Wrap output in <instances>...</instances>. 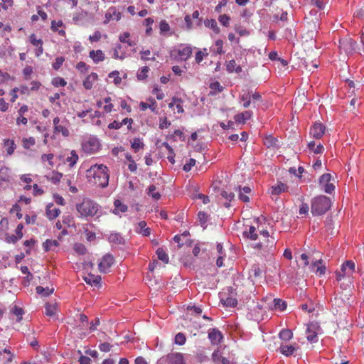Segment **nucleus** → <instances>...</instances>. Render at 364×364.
I'll list each match as a JSON object with an SVG mask.
<instances>
[{
  "mask_svg": "<svg viewBox=\"0 0 364 364\" xmlns=\"http://www.w3.org/2000/svg\"><path fill=\"white\" fill-rule=\"evenodd\" d=\"M86 178L90 184L105 188L109 183L108 168L104 164H95L87 170Z\"/></svg>",
  "mask_w": 364,
  "mask_h": 364,
  "instance_id": "nucleus-1",
  "label": "nucleus"
},
{
  "mask_svg": "<svg viewBox=\"0 0 364 364\" xmlns=\"http://www.w3.org/2000/svg\"><path fill=\"white\" fill-rule=\"evenodd\" d=\"M259 242L255 245V247L261 250V254L264 256L274 255L276 252V240L270 237L267 230H259Z\"/></svg>",
  "mask_w": 364,
  "mask_h": 364,
  "instance_id": "nucleus-2",
  "label": "nucleus"
},
{
  "mask_svg": "<svg viewBox=\"0 0 364 364\" xmlns=\"http://www.w3.org/2000/svg\"><path fill=\"white\" fill-rule=\"evenodd\" d=\"M100 205L94 200L85 198L82 201L76 205V209L81 217H94L99 211Z\"/></svg>",
  "mask_w": 364,
  "mask_h": 364,
  "instance_id": "nucleus-3",
  "label": "nucleus"
},
{
  "mask_svg": "<svg viewBox=\"0 0 364 364\" xmlns=\"http://www.w3.org/2000/svg\"><path fill=\"white\" fill-rule=\"evenodd\" d=\"M331 201L325 196H318L311 200V210L313 215H322L331 208Z\"/></svg>",
  "mask_w": 364,
  "mask_h": 364,
  "instance_id": "nucleus-4",
  "label": "nucleus"
},
{
  "mask_svg": "<svg viewBox=\"0 0 364 364\" xmlns=\"http://www.w3.org/2000/svg\"><path fill=\"white\" fill-rule=\"evenodd\" d=\"M100 148V141L95 137L89 138L82 144V149L87 154H94Z\"/></svg>",
  "mask_w": 364,
  "mask_h": 364,
  "instance_id": "nucleus-5",
  "label": "nucleus"
},
{
  "mask_svg": "<svg viewBox=\"0 0 364 364\" xmlns=\"http://www.w3.org/2000/svg\"><path fill=\"white\" fill-rule=\"evenodd\" d=\"M331 180V176L330 173H324L319 178V186L328 194L332 193L335 189L334 185L330 183Z\"/></svg>",
  "mask_w": 364,
  "mask_h": 364,
  "instance_id": "nucleus-6",
  "label": "nucleus"
},
{
  "mask_svg": "<svg viewBox=\"0 0 364 364\" xmlns=\"http://www.w3.org/2000/svg\"><path fill=\"white\" fill-rule=\"evenodd\" d=\"M28 112V107L26 105H23L17 111V117L16 118V124L17 126L24 125L28 124V119L26 114Z\"/></svg>",
  "mask_w": 364,
  "mask_h": 364,
  "instance_id": "nucleus-7",
  "label": "nucleus"
},
{
  "mask_svg": "<svg viewBox=\"0 0 364 364\" xmlns=\"http://www.w3.org/2000/svg\"><path fill=\"white\" fill-rule=\"evenodd\" d=\"M114 263V257L109 254L105 255L98 264L99 271L102 273H106Z\"/></svg>",
  "mask_w": 364,
  "mask_h": 364,
  "instance_id": "nucleus-8",
  "label": "nucleus"
},
{
  "mask_svg": "<svg viewBox=\"0 0 364 364\" xmlns=\"http://www.w3.org/2000/svg\"><path fill=\"white\" fill-rule=\"evenodd\" d=\"M326 127L320 122H315L310 129V135L314 139H321L324 134Z\"/></svg>",
  "mask_w": 364,
  "mask_h": 364,
  "instance_id": "nucleus-9",
  "label": "nucleus"
},
{
  "mask_svg": "<svg viewBox=\"0 0 364 364\" xmlns=\"http://www.w3.org/2000/svg\"><path fill=\"white\" fill-rule=\"evenodd\" d=\"M31 87H29L26 85H20L21 95H30L32 91H38L41 87V82L37 80H33L31 82Z\"/></svg>",
  "mask_w": 364,
  "mask_h": 364,
  "instance_id": "nucleus-10",
  "label": "nucleus"
},
{
  "mask_svg": "<svg viewBox=\"0 0 364 364\" xmlns=\"http://www.w3.org/2000/svg\"><path fill=\"white\" fill-rule=\"evenodd\" d=\"M176 52L181 60L186 61L192 55L193 50L190 46H181Z\"/></svg>",
  "mask_w": 364,
  "mask_h": 364,
  "instance_id": "nucleus-11",
  "label": "nucleus"
},
{
  "mask_svg": "<svg viewBox=\"0 0 364 364\" xmlns=\"http://www.w3.org/2000/svg\"><path fill=\"white\" fill-rule=\"evenodd\" d=\"M321 259L312 262L310 266L311 271L315 272L318 276H323L326 273V267L322 264Z\"/></svg>",
  "mask_w": 364,
  "mask_h": 364,
  "instance_id": "nucleus-12",
  "label": "nucleus"
},
{
  "mask_svg": "<svg viewBox=\"0 0 364 364\" xmlns=\"http://www.w3.org/2000/svg\"><path fill=\"white\" fill-rule=\"evenodd\" d=\"M258 229L262 230L263 228H260L259 225H257V228L254 225H251L249 227L248 230L244 231L243 235L245 237L251 240H256L259 238V232Z\"/></svg>",
  "mask_w": 364,
  "mask_h": 364,
  "instance_id": "nucleus-13",
  "label": "nucleus"
},
{
  "mask_svg": "<svg viewBox=\"0 0 364 364\" xmlns=\"http://www.w3.org/2000/svg\"><path fill=\"white\" fill-rule=\"evenodd\" d=\"M208 338L210 340L212 344L218 345L223 339V335L219 330L211 328L208 331Z\"/></svg>",
  "mask_w": 364,
  "mask_h": 364,
  "instance_id": "nucleus-14",
  "label": "nucleus"
},
{
  "mask_svg": "<svg viewBox=\"0 0 364 364\" xmlns=\"http://www.w3.org/2000/svg\"><path fill=\"white\" fill-rule=\"evenodd\" d=\"M355 43L350 38L339 40V48L346 53L351 52L353 50Z\"/></svg>",
  "mask_w": 364,
  "mask_h": 364,
  "instance_id": "nucleus-15",
  "label": "nucleus"
},
{
  "mask_svg": "<svg viewBox=\"0 0 364 364\" xmlns=\"http://www.w3.org/2000/svg\"><path fill=\"white\" fill-rule=\"evenodd\" d=\"M166 359L169 364H184L183 355L181 353H170Z\"/></svg>",
  "mask_w": 364,
  "mask_h": 364,
  "instance_id": "nucleus-16",
  "label": "nucleus"
},
{
  "mask_svg": "<svg viewBox=\"0 0 364 364\" xmlns=\"http://www.w3.org/2000/svg\"><path fill=\"white\" fill-rule=\"evenodd\" d=\"M89 57L92 59L95 63L102 62L105 59V55L101 50H92L89 53Z\"/></svg>",
  "mask_w": 364,
  "mask_h": 364,
  "instance_id": "nucleus-17",
  "label": "nucleus"
},
{
  "mask_svg": "<svg viewBox=\"0 0 364 364\" xmlns=\"http://www.w3.org/2000/svg\"><path fill=\"white\" fill-rule=\"evenodd\" d=\"M98 79V75L95 73H91L83 80V86L86 90H90L92 87L93 82Z\"/></svg>",
  "mask_w": 364,
  "mask_h": 364,
  "instance_id": "nucleus-18",
  "label": "nucleus"
},
{
  "mask_svg": "<svg viewBox=\"0 0 364 364\" xmlns=\"http://www.w3.org/2000/svg\"><path fill=\"white\" fill-rule=\"evenodd\" d=\"M149 101L150 102V104L141 102L139 104V107L141 111H145L148 108H149L151 112H156L157 110V105L154 98H149Z\"/></svg>",
  "mask_w": 364,
  "mask_h": 364,
  "instance_id": "nucleus-19",
  "label": "nucleus"
},
{
  "mask_svg": "<svg viewBox=\"0 0 364 364\" xmlns=\"http://www.w3.org/2000/svg\"><path fill=\"white\" fill-rule=\"evenodd\" d=\"M60 213V210L53 207V204H49L46 207V215L49 220L56 218Z\"/></svg>",
  "mask_w": 364,
  "mask_h": 364,
  "instance_id": "nucleus-20",
  "label": "nucleus"
},
{
  "mask_svg": "<svg viewBox=\"0 0 364 364\" xmlns=\"http://www.w3.org/2000/svg\"><path fill=\"white\" fill-rule=\"evenodd\" d=\"M287 190V186L282 182H278L276 185L270 188V193L272 195H279L285 192Z\"/></svg>",
  "mask_w": 364,
  "mask_h": 364,
  "instance_id": "nucleus-21",
  "label": "nucleus"
},
{
  "mask_svg": "<svg viewBox=\"0 0 364 364\" xmlns=\"http://www.w3.org/2000/svg\"><path fill=\"white\" fill-rule=\"evenodd\" d=\"M355 263L351 260H348L341 265V270L343 272H347L348 276H350L355 272Z\"/></svg>",
  "mask_w": 364,
  "mask_h": 364,
  "instance_id": "nucleus-22",
  "label": "nucleus"
},
{
  "mask_svg": "<svg viewBox=\"0 0 364 364\" xmlns=\"http://www.w3.org/2000/svg\"><path fill=\"white\" fill-rule=\"evenodd\" d=\"M85 282L91 286H98L101 281V277L99 275H94L89 274L87 276L84 277Z\"/></svg>",
  "mask_w": 364,
  "mask_h": 364,
  "instance_id": "nucleus-23",
  "label": "nucleus"
},
{
  "mask_svg": "<svg viewBox=\"0 0 364 364\" xmlns=\"http://www.w3.org/2000/svg\"><path fill=\"white\" fill-rule=\"evenodd\" d=\"M110 10L111 9H109V11H107L105 14V21H104L105 24H107L108 23H109V21L112 20V18H114V17L115 20L117 21L122 18V14L120 12L117 11L114 9L113 12L111 13Z\"/></svg>",
  "mask_w": 364,
  "mask_h": 364,
  "instance_id": "nucleus-24",
  "label": "nucleus"
},
{
  "mask_svg": "<svg viewBox=\"0 0 364 364\" xmlns=\"http://www.w3.org/2000/svg\"><path fill=\"white\" fill-rule=\"evenodd\" d=\"M114 208L112 212L115 215H119L121 213H125L128 209L127 205L122 203L121 200L118 199L114 200Z\"/></svg>",
  "mask_w": 364,
  "mask_h": 364,
  "instance_id": "nucleus-25",
  "label": "nucleus"
},
{
  "mask_svg": "<svg viewBox=\"0 0 364 364\" xmlns=\"http://www.w3.org/2000/svg\"><path fill=\"white\" fill-rule=\"evenodd\" d=\"M252 117V112L245 111L235 116V120L238 124H245Z\"/></svg>",
  "mask_w": 364,
  "mask_h": 364,
  "instance_id": "nucleus-26",
  "label": "nucleus"
},
{
  "mask_svg": "<svg viewBox=\"0 0 364 364\" xmlns=\"http://www.w3.org/2000/svg\"><path fill=\"white\" fill-rule=\"evenodd\" d=\"M78 155L75 150H72L70 152V156H68L65 159V162L68 164L70 167H73L78 161Z\"/></svg>",
  "mask_w": 364,
  "mask_h": 364,
  "instance_id": "nucleus-27",
  "label": "nucleus"
},
{
  "mask_svg": "<svg viewBox=\"0 0 364 364\" xmlns=\"http://www.w3.org/2000/svg\"><path fill=\"white\" fill-rule=\"evenodd\" d=\"M4 146L6 149V153L8 155H12L16 148V145L14 139H4Z\"/></svg>",
  "mask_w": 364,
  "mask_h": 364,
  "instance_id": "nucleus-28",
  "label": "nucleus"
},
{
  "mask_svg": "<svg viewBox=\"0 0 364 364\" xmlns=\"http://www.w3.org/2000/svg\"><path fill=\"white\" fill-rule=\"evenodd\" d=\"M220 302L223 304V306L227 307H235L237 304V301L235 298L233 297H226L224 298L223 295H220Z\"/></svg>",
  "mask_w": 364,
  "mask_h": 364,
  "instance_id": "nucleus-29",
  "label": "nucleus"
},
{
  "mask_svg": "<svg viewBox=\"0 0 364 364\" xmlns=\"http://www.w3.org/2000/svg\"><path fill=\"white\" fill-rule=\"evenodd\" d=\"M45 314L46 316L52 317L56 314V303H46L45 305Z\"/></svg>",
  "mask_w": 364,
  "mask_h": 364,
  "instance_id": "nucleus-30",
  "label": "nucleus"
},
{
  "mask_svg": "<svg viewBox=\"0 0 364 364\" xmlns=\"http://www.w3.org/2000/svg\"><path fill=\"white\" fill-rule=\"evenodd\" d=\"M227 70L229 73L235 72L237 73H239L242 71V68L240 65H237L235 60H231L228 62L227 65Z\"/></svg>",
  "mask_w": 364,
  "mask_h": 364,
  "instance_id": "nucleus-31",
  "label": "nucleus"
},
{
  "mask_svg": "<svg viewBox=\"0 0 364 364\" xmlns=\"http://www.w3.org/2000/svg\"><path fill=\"white\" fill-rule=\"evenodd\" d=\"M204 24L206 27L210 28L215 33H219L220 30L218 26V23L215 19H206L204 21Z\"/></svg>",
  "mask_w": 364,
  "mask_h": 364,
  "instance_id": "nucleus-32",
  "label": "nucleus"
},
{
  "mask_svg": "<svg viewBox=\"0 0 364 364\" xmlns=\"http://www.w3.org/2000/svg\"><path fill=\"white\" fill-rule=\"evenodd\" d=\"M295 350V348L292 346L281 345L279 347L280 353L285 356H289L292 355Z\"/></svg>",
  "mask_w": 364,
  "mask_h": 364,
  "instance_id": "nucleus-33",
  "label": "nucleus"
},
{
  "mask_svg": "<svg viewBox=\"0 0 364 364\" xmlns=\"http://www.w3.org/2000/svg\"><path fill=\"white\" fill-rule=\"evenodd\" d=\"M308 147L315 154H321L324 151V147L322 144H319L316 146V144L314 141L309 142Z\"/></svg>",
  "mask_w": 364,
  "mask_h": 364,
  "instance_id": "nucleus-34",
  "label": "nucleus"
},
{
  "mask_svg": "<svg viewBox=\"0 0 364 364\" xmlns=\"http://www.w3.org/2000/svg\"><path fill=\"white\" fill-rule=\"evenodd\" d=\"M138 228L140 230L136 231L144 236H149L151 234V229L149 228H146V223L145 221H140L138 223Z\"/></svg>",
  "mask_w": 364,
  "mask_h": 364,
  "instance_id": "nucleus-35",
  "label": "nucleus"
},
{
  "mask_svg": "<svg viewBox=\"0 0 364 364\" xmlns=\"http://www.w3.org/2000/svg\"><path fill=\"white\" fill-rule=\"evenodd\" d=\"M1 356H3L2 359L4 363H9L13 360V354L9 348H4L0 350V357Z\"/></svg>",
  "mask_w": 364,
  "mask_h": 364,
  "instance_id": "nucleus-36",
  "label": "nucleus"
},
{
  "mask_svg": "<svg viewBox=\"0 0 364 364\" xmlns=\"http://www.w3.org/2000/svg\"><path fill=\"white\" fill-rule=\"evenodd\" d=\"M108 240L110 242L116 243V244H122L124 242V240L122 237V235L119 233H111L109 237Z\"/></svg>",
  "mask_w": 364,
  "mask_h": 364,
  "instance_id": "nucleus-37",
  "label": "nucleus"
},
{
  "mask_svg": "<svg viewBox=\"0 0 364 364\" xmlns=\"http://www.w3.org/2000/svg\"><path fill=\"white\" fill-rule=\"evenodd\" d=\"M279 336L282 340L288 341L292 338L293 333L291 330L284 328L279 332Z\"/></svg>",
  "mask_w": 364,
  "mask_h": 364,
  "instance_id": "nucleus-38",
  "label": "nucleus"
},
{
  "mask_svg": "<svg viewBox=\"0 0 364 364\" xmlns=\"http://www.w3.org/2000/svg\"><path fill=\"white\" fill-rule=\"evenodd\" d=\"M240 100L242 102V106L245 108H247L251 104V95L250 92L244 93L240 95Z\"/></svg>",
  "mask_w": 364,
  "mask_h": 364,
  "instance_id": "nucleus-39",
  "label": "nucleus"
},
{
  "mask_svg": "<svg viewBox=\"0 0 364 364\" xmlns=\"http://www.w3.org/2000/svg\"><path fill=\"white\" fill-rule=\"evenodd\" d=\"M36 144L35 138L33 136H30L28 138H23L22 139V146L26 149H29L31 147L33 146Z\"/></svg>",
  "mask_w": 364,
  "mask_h": 364,
  "instance_id": "nucleus-40",
  "label": "nucleus"
},
{
  "mask_svg": "<svg viewBox=\"0 0 364 364\" xmlns=\"http://www.w3.org/2000/svg\"><path fill=\"white\" fill-rule=\"evenodd\" d=\"M12 314L17 316L16 321L21 322L23 319V315L24 314V311L22 308L15 305L11 309Z\"/></svg>",
  "mask_w": 364,
  "mask_h": 364,
  "instance_id": "nucleus-41",
  "label": "nucleus"
},
{
  "mask_svg": "<svg viewBox=\"0 0 364 364\" xmlns=\"http://www.w3.org/2000/svg\"><path fill=\"white\" fill-rule=\"evenodd\" d=\"M55 133H61L63 136H68L70 135L69 129L67 127L63 124H58L54 127Z\"/></svg>",
  "mask_w": 364,
  "mask_h": 364,
  "instance_id": "nucleus-42",
  "label": "nucleus"
},
{
  "mask_svg": "<svg viewBox=\"0 0 364 364\" xmlns=\"http://www.w3.org/2000/svg\"><path fill=\"white\" fill-rule=\"evenodd\" d=\"M54 246V247H58L59 246V242L58 240H46L43 243V247L44 248V250L46 252H48L49 251L51 247Z\"/></svg>",
  "mask_w": 364,
  "mask_h": 364,
  "instance_id": "nucleus-43",
  "label": "nucleus"
},
{
  "mask_svg": "<svg viewBox=\"0 0 364 364\" xmlns=\"http://www.w3.org/2000/svg\"><path fill=\"white\" fill-rule=\"evenodd\" d=\"M273 302L274 308L277 310L284 311L287 308V303L280 299H274Z\"/></svg>",
  "mask_w": 364,
  "mask_h": 364,
  "instance_id": "nucleus-44",
  "label": "nucleus"
},
{
  "mask_svg": "<svg viewBox=\"0 0 364 364\" xmlns=\"http://www.w3.org/2000/svg\"><path fill=\"white\" fill-rule=\"evenodd\" d=\"M277 139L272 135H267L264 138V144L268 147H274L276 146Z\"/></svg>",
  "mask_w": 364,
  "mask_h": 364,
  "instance_id": "nucleus-45",
  "label": "nucleus"
},
{
  "mask_svg": "<svg viewBox=\"0 0 364 364\" xmlns=\"http://www.w3.org/2000/svg\"><path fill=\"white\" fill-rule=\"evenodd\" d=\"M223 41L220 39L217 40L215 42L214 48L213 50V52L215 54L221 55L224 53L223 50Z\"/></svg>",
  "mask_w": 364,
  "mask_h": 364,
  "instance_id": "nucleus-46",
  "label": "nucleus"
},
{
  "mask_svg": "<svg viewBox=\"0 0 364 364\" xmlns=\"http://www.w3.org/2000/svg\"><path fill=\"white\" fill-rule=\"evenodd\" d=\"M156 191V187L155 185L149 186L148 188V195L152 197L154 200H159L161 198V194Z\"/></svg>",
  "mask_w": 364,
  "mask_h": 364,
  "instance_id": "nucleus-47",
  "label": "nucleus"
},
{
  "mask_svg": "<svg viewBox=\"0 0 364 364\" xmlns=\"http://www.w3.org/2000/svg\"><path fill=\"white\" fill-rule=\"evenodd\" d=\"M37 294L42 295L43 296H47L53 294L54 289L49 288H44L43 287L38 286L36 289Z\"/></svg>",
  "mask_w": 364,
  "mask_h": 364,
  "instance_id": "nucleus-48",
  "label": "nucleus"
},
{
  "mask_svg": "<svg viewBox=\"0 0 364 364\" xmlns=\"http://www.w3.org/2000/svg\"><path fill=\"white\" fill-rule=\"evenodd\" d=\"M156 255L159 259L161 260L166 264L168 262V256L162 248L159 247L157 249Z\"/></svg>",
  "mask_w": 364,
  "mask_h": 364,
  "instance_id": "nucleus-49",
  "label": "nucleus"
},
{
  "mask_svg": "<svg viewBox=\"0 0 364 364\" xmlns=\"http://www.w3.org/2000/svg\"><path fill=\"white\" fill-rule=\"evenodd\" d=\"M126 159L129 162L128 168L131 172H134L137 169V165L135 163L133 157L130 154H126Z\"/></svg>",
  "mask_w": 364,
  "mask_h": 364,
  "instance_id": "nucleus-50",
  "label": "nucleus"
},
{
  "mask_svg": "<svg viewBox=\"0 0 364 364\" xmlns=\"http://www.w3.org/2000/svg\"><path fill=\"white\" fill-rule=\"evenodd\" d=\"M73 249L78 255H83L87 252L86 247L82 243H75Z\"/></svg>",
  "mask_w": 364,
  "mask_h": 364,
  "instance_id": "nucleus-51",
  "label": "nucleus"
},
{
  "mask_svg": "<svg viewBox=\"0 0 364 364\" xmlns=\"http://www.w3.org/2000/svg\"><path fill=\"white\" fill-rule=\"evenodd\" d=\"M144 144L141 141L139 138H134L132 142V148L134 152H137L140 149L144 147Z\"/></svg>",
  "mask_w": 364,
  "mask_h": 364,
  "instance_id": "nucleus-52",
  "label": "nucleus"
},
{
  "mask_svg": "<svg viewBox=\"0 0 364 364\" xmlns=\"http://www.w3.org/2000/svg\"><path fill=\"white\" fill-rule=\"evenodd\" d=\"M221 196H223V198L229 200V202L225 203L224 204L226 208H229L230 205V202L234 198L235 194L232 192H228V191H223L221 193Z\"/></svg>",
  "mask_w": 364,
  "mask_h": 364,
  "instance_id": "nucleus-53",
  "label": "nucleus"
},
{
  "mask_svg": "<svg viewBox=\"0 0 364 364\" xmlns=\"http://www.w3.org/2000/svg\"><path fill=\"white\" fill-rule=\"evenodd\" d=\"M262 271L260 269L257 264H254L250 270V276L255 278L260 277L262 276Z\"/></svg>",
  "mask_w": 364,
  "mask_h": 364,
  "instance_id": "nucleus-54",
  "label": "nucleus"
},
{
  "mask_svg": "<svg viewBox=\"0 0 364 364\" xmlns=\"http://www.w3.org/2000/svg\"><path fill=\"white\" fill-rule=\"evenodd\" d=\"M319 326L317 323H310L308 324L306 333H318Z\"/></svg>",
  "mask_w": 364,
  "mask_h": 364,
  "instance_id": "nucleus-55",
  "label": "nucleus"
},
{
  "mask_svg": "<svg viewBox=\"0 0 364 364\" xmlns=\"http://www.w3.org/2000/svg\"><path fill=\"white\" fill-rule=\"evenodd\" d=\"M75 68L79 72L82 73L87 72L90 69V66L82 61L77 63Z\"/></svg>",
  "mask_w": 364,
  "mask_h": 364,
  "instance_id": "nucleus-56",
  "label": "nucleus"
},
{
  "mask_svg": "<svg viewBox=\"0 0 364 364\" xmlns=\"http://www.w3.org/2000/svg\"><path fill=\"white\" fill-rule=\"evenodd\" d=\"M33 73V68L30 65L26 66L23 70V78L26 80H30V77Z\"/></svg>",
  "mask_w": 364,
  "mask_h": 364,
  "instance_id": "nucleus-57",
  "label": "nucleus"
},
{
  "mask_svg": "<svg viewBox=\"0 0 364 364\" xmlns=\"http://www.w3.org/2000/svg\"><path fill=\"white\" fill-rule=\"evenodd\" d=\"M186 338L182 333H178L175 336V343L178 345L182 346L185 344Z\"/></svg>",
  "mask_w": 364,
  "mask_h": 364,
  "instance_id": "nucleus-58",
  "label": "nucleus"
},
{
  "mask_svg": "<svg viewBox=\"0 0 364 364\" xmlns=\"http://www.w3.org/2000/svg\"><path fill=\"white\" fill-rule=\"evenodd\" d=\"M65 61V58L63 56L58 57L55 58V62L53 63L52 67L54 70H58L62 66Z\"/></svg>",
  "mask_w": 364,
  "mask_h": 364,
  "instance_id": "nucleus-59",
  "label": "nucleus"
},
{
  "mask_svg": "<svg viewBox=\"0 0 364 364\" xmlns=\"http://www.w3.org/2000/svg\"><path fill=\"white\" fill-rule=\"evenodd\" d=\"M52 84L55 87H58V86L64 87L66 85L67 82L63 78L57 77H55L53 79Z\"/></svg>",
  "mask_w": 364,
  "mask_h": 364,
  "instance_id": "nucleus-60",
  "label": "nucleus"
},
{
  "mask_svg": "<svg viewBox=\"0 0 364 364\" xmlns=\"http://www.w3.org/2000/svg\"><path fill=\"white\" fill-rule=\"evenodd\" d=\"M29 41L35 47H38V46L43 45V43L41 39H37L36 36L34 33H32L29 36Z\"/></svg>",
  "mask_w": 364,
  "mask_h": 364,
  "instance_id": "nucleus-61",
  "label": "nucleus"
},
{
  "mask_svg": "<svg viewBox=\"0 0 364 364\" xmlns=\"http://www.w3.org/2000/svg\"><path fill=\"white\" fill-rule=\"evenodd\" d=\"M122 48V46L120 44H117L114 48H113V58L114 59H124L125 55L124 54L119 55V50Z\"/></svg>",
  "mask_w": 364,
  "mask_h": 364,
  "instance_id": "nucleus-62",
  "label": "nucleus"
},
{
  "mask_svg": "<svg viewBox=\"0 0 364 364\" xmlns=\"http://www.w3.org/2000/svg\"><path fill=\"white\" fill-rule=\"evenodd\" d=\"M154 23V20L151 18H147L144 20V24L146 26V33L150 36L152 33V24Z\"/></svg>",
  "mask_w": 364,
  "mask_h": 364,
  "instance_id": "nucleus-63",
  "label": "nucleus"
},
{
  "mask_svg": "<svg viewBox=\"0 0 364 364\" xmlns=\"http://www.w3.org/2000/svg\"><path fill=\"white\" fill-rule=\"evenodd\" d=\"M171 125V122L166 117H161L159 119V128L161 129H166Z\"/></svg>",
  "mask_w": 364,
  "mask_h": 364,
  "instance_id": "nucleus-64",
  "label": "nucleus"
}]
</instances>
